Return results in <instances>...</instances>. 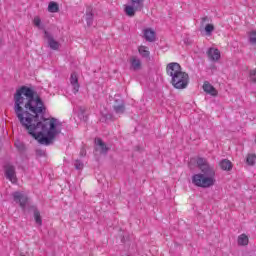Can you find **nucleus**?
I'll return each mask as SVG.
<instances>
[{
    "label": "nucleus",
    "mask_w": 256,
    "mask_h": 256,
    "mask_svg": "<svg viewBox=\"0 0 256 256\" xmlns=\"http://www.w3.org/2000/svg\"><path fill=\"white\" fill-rule=\"evenodd\" d=\"M74 167L75 169H77V171H83V168L85 167V165L81 161H76L74 163Z\"/></svg>",
    "instance_id": "nucleus-25"
},
{
    "label": "nucleus",
    "mask_w": 256,
    "mask_h": 256,
    "mask_svg": "<svg viewBox=\"0 0 256 256\" xmlns=\"http://www.w3.org/2000/svg\"><path fill=\"white\" fill-rule=\"evenodd\" d=\"M131 5H126L124 11L128 17H135L137 11H143L144 1L143 0H131Z\"/></svg>",
    "instance_id": "nucleus-4"
},
{
    "label": "nucleus",
    "mask_w": 256,
    "mask_h": 256,
    "mask_svg": "<svg viewBox=\"0 0 256 256\" xmlns=\"http://www.w3.org/2000/svg\"><path fill=\"white\" fill-rule=\"evenodd\" d=\"M138 53L143 57L144 59H149L151 52H149V48L147 46H139Z\"/></svg>",
    "instance_id": "nucleus-15"
},
{
    "label": "nucleus",
    "mask_w": 256,
    "mask_h": 256,
    "mask_svg": "<svg viewBox=\"0 0 256 256\" xmlns=\"http://www.w3.org/2000/svg\"><path fill=\"white\" fill-rule=\"evenodd\" d=\"M144 39L149 43H153L155 41V32L151 28H146L143 31Z\"/></svg>",
    "instance_id": "nucleus-14"
},
{
    "label": "nucleus",
    "mask_w": 256,
    "mask_h": 256,
    "mask_svg": "<svg viewBox=\"0 0 256 256\" xmlns=\"http://www.w3.org/2000/svg\"><path fill=\"white\" fill-rule=\"evenodd\" d=\"M33 210H34L35 223H36V225H39V227H41V225H43V219L41 218V212H39V210L36 207H33Z\"/></svg>",
    "instance_id": "nucleus-17"
},
{
    "label": "nucleus",
    "mask_w": 256,
    "mask_h": 256,
    "mask_svg": "<svg viewBox=\"0 0 256 256\" xmlns=\"http://www.w3.org/2000/svg\"><path fill=\"white\" fill-rule=\"evenodd\" d=\"M205 23H209V17L205 16L201 19V25H205Z\"/></svg>",
    "instance_id": "nucleus-30"
},
{
    "label": "nucleus",
    "mask_w": 256,
    "mask_h": 256,
    "mask_svg": "<svg viewBox=\"0 0 256 256\" xmlns=\"http://www.w3.org/2000/svg\"><path fill=\"white\" fill-rule=\"evenodd\" d=\"M207 55L210 61H219L221 59V52L217 48H209Z\"/></svg>",
    "instance_id": "nucleus-10"
},
{
    "label": "nucleus",
    "mask_w": 256,
    "mask_h": 256,
    "mask_svg": "<svg viewBox=\"0 0 256 256\" xmlns=\"http://www.w3.org/2000/svg\"><path fill=\"white\" fill-rule=\"evenodd\" d=\"M203 91L208 93V95H212V97H217V89L211 85V83L205 81L203 84Z\"/></svg>",
    "instance_id": "nucleus-11"
},
{
    "label": "nucleus",
    "mask_w": 256,
    "mask_h": 256,
    "mask_svg": "<svg viewBox=\"0 0 256 256\" xmlns=\"http://www.w3.org/2000/svg\"><path fill=\"white\" fill-rule=\"evenodd\" d=\"M45 104L35 90L22 86L14 94V113L22 127L28 130L40 145H51L61 133L56 118L39 121V115H45Z\"/></svg>",
    "instance_id": "nucleus-1"
},
{
    "label": "nucleus",
    "mask_w": 256,
    "mask_h": 256,
    "mask_svg": "<svg viewBox=\"0 0 256 256\" xmlns=\"http://www.w3.org/2000/svg\"><path fill=\"white\" fill-rule=\"evenodd\" d=\"M194 165H197L201 173L194 174L192 176L193 185L201 187L202 189H209V187H213L217 181L215 179V168L207 162H188L189 169H193Z\"/></svg>",
    "instance_id": "nucleus-2"
},
{
    "label": "nucleus",
    "mask_w": 256,
    "mask_h": 256,
    "mask_svg": "<svg viewBox=\"0 0 256 256\" xmlns=\"http://www.w3.org/2000/svg\"><path fill=\"white\" fill-rule=\"evenodd\" d=\"M130 68L133 71H139L141 69V59L137 58V56H132L130 58Z\"/></svg>",
    "instance_id": "nucleus-13"
},
{
    "label": "nucleus",
    "mask_w": 256,
    "mask_h": 256,
    "mask_svg": "<svg viewBox=\"0 0 256 256\" xmlns=\"http://www.w3.org/2000/svg\"><path fill=\"white\" fill-rule=\"evenodd\" d=\"M220 168L222 171H231L233 169V163L231 161H221Z\"/></svg>",
    "instance_id": "nucleus-18"
},
{
    "label": "nucleus",
    "mask_w": 256,
    "mask_h": 256,
    "mask_svg": "<svg viewBox=\"0 0 256 256\" xmlns=\"http://www.w3.org/2000/svg\"><path fill=\"white\" fill-rule=\"evenodd\" d=\"M198 161H203V158H199Z\"/></svg>",
    "instance_id": "nucleus-34"
},
{
    "label": "nucleus",
    "mask_w": 256,
    "mask_h": 256,
    "mask_svg": "<svg viewBox=\"0 0 256 256\" xmlns=\"http://www.w3.org/2000/svg\"><path fill=\"white\" fill-rule=\"evenodd\" d=\"M249 41L252 45H256V31L253 30L249 33Z\"/></svg>",
    "instance_id": "nucleus-23"
},
{
    "label": "nucleus",
    "mask_w": 256,
    "mask_h": 256,
    "mask_svg": "<svg viewBox=\"0 0 256 256\" xmlns=\"http://www.w3.org/2000/svg\"><path fill=\"white\" fill-rule=\"evenodd\" d=\"M80 154L85 155V150H81Z\"/></svg>",
    "instance_id": "nucleus-33"
},
{
    "label": "nucleus",
    "mask_w": 256,
    "mask_h": 256,
    "mask_svg": "<svg viewBox=\"0 0 256 256\" xmlns=\"http://www.w3.org/2000/svg\"><path fill=\"white\" fill-rule=\"evenodd\" d=\"M256 155L255 154H248L246 161H255Z\"/></svg>",
    "instance_id": "nucleus-28"
},
{
    "label": "nucleus",
    "mask_w": 256,
    "mask_h": 256,
    "mask_svg": "<svg viewBox=\"0 0 256 256\" xmlns=\"http://www.w3.org/2000/svg\"><path fill=\"white\" fill-rule=\"evenodd\" d=\"M70 83L73 87V93H79V78L77 77V73H72L70 76Z\"/></svg>",
    "instance_id": "nucleus-12"
},
{
    "label": "nucleus",
    "mask_w": 256,
    "mask_h": 256,
    "mask_svg": "<svg viewBox=\"0 0 256 256\" xmlns=\"http://www.w3.org/2000/svg\"><path fill=\"white\" fill-rule=\"evenodd\" d=\"M109 151V147L101 138L95 139V152L99 153L100 155H107Z\"/></svg>",
    "instance_id": "nucleus-8"
},
{
    "label": "nucleus",
    "mask_w": 256,
    "mask_h": 256,
    "mask_svg": "<svg viewBox=\"0 0 256 256\" xmlns=\"http://www.w3.org/2000/svg\"><path fill=\"white\" fill-rule=\"evenodd\" d=\"M33 23H34L35 27H38V29H42V27H41V18L35 17L34 20H33Z\"/></svg>",
    "instance_id": "nucleus-26"
},
{
    "label": "nucleus",
    "mask_w": 256,
    "mask_h": 256,
    "mask_svg": "<svg viewBox=\"0 0 256 256\" xmlns=\"http://www.w3.org/2000/svg\"><path fill=\"white\" fill-rule=\"evenodd\" d=\"M249 80L251 83H256V69H252L249 71Z\"/></svg>",
    "instance_id": "nucleus-24"
},
{
    "label": "nucleus",
    "mask_w": 256,
    "mask_h": 256,
    "mask_svg": "<svg viewBox=\"0 0 256 256\" xmlns=\"http://www.w3.org/2000/svg\"><path fill=\"white\" fill-rule=\"evenodd\" d=\"M222 161H227V159H222Z\"/></svg>",
    "instance_id": "nucleus-35"
},
{
    "label": "nucleus",
    "mask_w": 256,
    "mask_h": 256,
    "mask_svg": "<svg viewBox=\"0 0 256 256\" xmlns=\"http://www.w3.org/2000/svg\"><path fill=\"white\" fill-rule=\"evenodd\" d=\"M101 121H102V123H107V121H113V114H111V113L103 114Z\"/></svg>",
    "instance_id": "nucleus-21"
},
{
    "label": "nucleus",
    "mask_w": 256,
    "mask_h": 256,
    "mask_svg": "<svg viewBox=\"0 0 256 256\" xmlns=\"http://www.w3.org/2000/svg\"><path fill=\"white\" fill-rule=\"evenodd\" d=\"M113 109L116 115H123L125 113V104H123V100L116 99L113 105Z\"/></svg>",
    "instance_id": "nucleus-9"
},
{
    "label": "nucleus",
    "mask_w": 256,
    "mask_h": 256,
    "mask_svg": "<svg viewBox=\"0 0 256 256\" xmlns=\"http://www.w3.org/2000/svg\"><path fill=\"white\" fill-rule=\"evenodd\" d=\"M86 23L88 27H91L93 25V8L88 7L86 10Z\"/></svg>",
    "instance_id": "nucleus-16"
},
{
    "label": "nucleus",
    "mask_w": 256,
    "mask_h": 256,
    "mask_svg": "<svg viewBox=\"0 0 256 256\" xmlns=\"http://www.w3.org/2000/svg\"><path fill=\"white\" fill-rule=\"evenodd\" d=\"M44 37L47 39L48 47H50L52 51H57L59 47H61V44H59V42H57V40L53 38V35H51V33L48 31H44Z\"/></svg>",
    "instance_id": "nucleus-7"
},
{
    "label": "nucleus",
    "mask_w": 256,
    "mask_h": 256,
    "mask_svg": "<svg viewBox=\"0 0 256 256\" xmlns=\"http://www.w3.org/2000/svg\"><path fill=\"white\" fill-rule=\"evenodd\" d=\"M238 245L245 247V245H249V237L246 234H241L238 236Z\"/></svg>",
    "instance_id": "nucleus-19"
},
{
    "label": "nucleus",
    "mask_w": 256,
    "mask_h": 256,
    "mask_svg": "<svg viewBox=\"0 0 256 256\" xmlns=\"http://www.w3.org/2000/svg\"><path fill=\"white\" fill-rule=\"evenodd\" d=\"M36 155L38 157H47V154L45 153V151H42V150H37Z\"/></svg>",
    "instance_id": "nucleus-27"
},
{
    "label": "nucleus",
    "mask_w": 256,
    "mask_h": 256,
    "mask_svg": "<svg viewBox=\"0 0 256 256\" xmlns=\"http://www.w3.org/2000/svg\"><path fill=\"white\" fill-rule=\"evenodd\" d=\"M214 31H215V26H213V24H207L205 26L206 35H211Z\"/></svg>",
    "instance_id": "nucleus-22"
},
{
    "label": "nucleus",
    "mask_w": 256,
    "mask_h": 256,
    "mask_svg": "<svg viewBox=\"0 0 256 256\" xmlns=\"http://www.w3.org/2000/svg\"><path fill=\"white\" fill-rule=\"evenodd\" d=\"M3 169L6 179L12 183H17V171L15 170V166H13L11 163H6L3 166Z\"/></svg>",
    "instance_id": "nucleus-5"
},
{
    "label": "nucleus",
    "mask_w": 256,
    "mask_h": 256,
    "mask_svg": "<svg viewBox=\"0 0 256 256\" xmlns=\"http://www.w3.org/2000/svg\"><path fill=\"white\" fill-rule=\"evenodd\" d=\"M12 197L14 199V202L18 203L21 209L25 211V207H27V201H29V198H27V196L21 192H14L12 194Z\"/></svg>",
    "instance_id": "nucleus-6"
},
{
    "label": "nucleus",
    "mask_w": 256,
    "mask_h": 256,
    "mask_svg": "<svg viewBox=\"0 0 256 256\" xmlns=\"http://www.w3.org/2000/svg\"><path fill=\"white\" fill-rule=\"evenodd\" d=\"M16 147L19 149V151H23L25 149V145L21 143H15Z\"/></svg>",
    "instance_id": "nucleus-29"
},
{
    "label": "nucleus",
    "mask_w": 256,
    "mask_h": 256,
    "mask_svg": "<svg viewBox=\"0 0 256 256\" xmlns=\"http://www.w3.org/2000/svg\"><path fill=\"white\" fill-rule=\"evenodd\" d=\"M246 165L248 167H253L255 165V161H246Z\"/></svg>",
    "instance_id": "nucleus-31"
},
{
    "label": "nucleus",
    "mask_w": 256,
    "mask_h": 256,
    "mask_svg": "<svg viewBox=\"0 0 256 256\" xmlns=\"http://www.w3.org/2000/svg\"><path fill=\"white\" fill-rule=\"evenodd\" d=\"M19 169H22V171H27V168H25V166H23V165H20Z\"/></svg>",
    "instance_id": "nucleus-32"
},
{
    "label": "nucleus",
    "mask_w": 256,
    "mask_h": 256,
    "mask_svg": "<svg viewBox=\"0 0 256 256\" xmlns=\"http://www.w3.org/2000/svg\"><path fill=\"white\" fill-rule=\"evenodd\" d=\"M48 11L50 13H57V11H59V5L55 2H50L48 5Z\"/></svg>",
    "instance_id": "nucleus-20"
},
{
    "label": "nucleus",
    "mask_w": 256,
    "mask_h": 256,
    "mask_svg": "<svg viewBox=\"0 0 256 256\" xmlns=\"http://www.w3.org/2000/svg\"><path fill=\"white\" fill-rule=\"evenodd\" d=\"M166 73L171 77V84L175 89H187L189 85V74L183 71L179 63H169L166 66Z\"/></svg>",
    "instance_id": "nucleus-3"
}]
</instances>
